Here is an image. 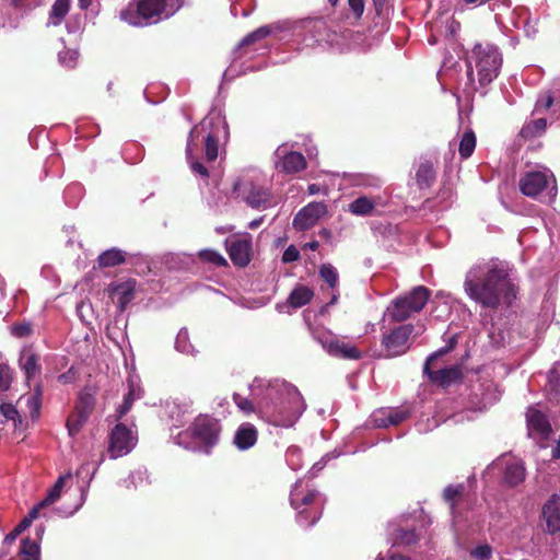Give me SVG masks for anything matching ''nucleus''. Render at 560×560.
<instances>
[{
	"instance_id": "f257e3e1",
	"label": "nucleus",
	"mask_w": 560,
	"mask_h": 560,
	"mask_svg": "<svg viewBox=\"0 0 560 560\" xmlns=\"http://www.w3.org/2000/svg\"><path fill=\"white\" fill-rule=\"evenodd\" d=\"M466 295L483 308L510 306L517 296V285L509 265L499 259L478 261L465 275Z\"/></svg>"
},
{
	"instance_id": "f03ea898",
	"label": "nucleus",
	"mask_w": 560,
	"mask_h": 560,
	"mask_svg": "<svg viewBox=\"0 0 560 560\" xmlns=\"http://www.w3.org/2000/svg\"><path fill=\"white\" fill-rule=\"evenodd\" d=\"M250 392L257 399L260 417L276 427H293L305 410V402L298 388L284 381L255 380Z\"/></svg>"
},
{
	"instance_id": "7ed1b4c3",
	"label": "nucleus",
	"mask_w": 560,
	"mask_h": 560,
	"mask_svg": "<svg viewBox=\"0 0 560 560\" xmlns=\"http://www.w3.org/2000/svg\"><path fill=\"white\" fill-rule=\"evenodd\" d=\"M226 136L228 125L219 112H211L190 130L186 145V158L195 174L205 178L209 176L207 167L199 161L198 155L202 152L206 162H214L218 158L219 140Z\"/></svg>"
},
{
	"instance_id": "20e7f679",
	"label": "nucleus",
	"mask_w": 560,
	"mask_h": 560,
	"mask_svg": "<svg viewBox=\"0 0 560 560\" xmlns=\"http://www.w3.org/2000/svg\"><path fill=\"white\" fill-rule=\"evenodd\" d=\"M184 0H140L130 2L119 13L120 20L133 26L158 23L178 11Z\"/></svg>"
},
{
	"instance_id": "39448f33",
	"label": "nucleus",
	"mask_w": 560,
	"mask_h": 560,
	"mask_svg": "<svg viewBox=\"0 0 560 560\" xmlns=\"http://www.w3.org/2000/svg\"><path fill=\"white\" fill-rule=\"evenodd\" d=\"M502 66V54L492 44H476L468 57L467 77L471 85L470 92L477 88L474 85V70L477 72L480 86L491 83L499 74Z\"/></svg>"
},
{
	"instance_id": "423d86ee",
	"label": "nucleus",
	"mask_w": 560,
	"mask_h": 560,
	"mask_svg": "<svg viewBox=\"0 0 560 560\" xmlns=\"http://www.w3.org/2000/svg\"><path fill=\"white\" fill-rule=\"evenodd\" d=\"M430 291L423 285L416 287L408 294L395 299L385 315L393 322H404L413 313H419L427 304Z\"/></svg>"
},
{
	"instance_id": "0eeeda50",
	"label": "nucleus",
	"mask_w": 560,
	"mask_h": 560,
	"mask_svg": "<svg viewBox=\"0 0 560 560\" xmlns=\"http://www.w3.org/2000/svg\"><path fill=\"white\" fill-rule=\"evenodd\" d=\"M520 189L525 196L532 198L546 191L549 201H552L557 195L556 179L548 168L526 173L520 179Z\"/></svg>"
},
{
	"instance_id": "6e6552de",
	"label": "nucleus",
	"mask_w": 560,
	"mask_h": 560,
	"mask_svg": "<svg viewBox=\"0 0 560 560\" xmlns=\"http://www.w3.org/2000/svg\"><path fill=\"white\" fill-rule=\"evenodd\" d=\"M315 339L331 357L343 360H359L362 358V352L345 337L326 331L317 334Z\"/></svg>"
},
{
	"instance_id": "1a4fd4ad",
	"label": "nucleus",
	"mask_w": 560,
	"mask_h": 560,
	"mask_svg": "<svg viewBox=\"0 0 560 560\" xmlns=\"http://www.w3.org/2000/svg\"><path fill=\"white\" fill-rule=\"evenodd\" d=\"M137 444V435L122 423H118L109 434L108 454L110 458L127 455Z\"/></svg>"
},
{
	"instance_id": "9d476101",
	"label": "nucleus",
	"mask_w": 560,
	"mask_h": 560,
	"mask_svg": "<svg viewBox=\"0 0 560 560\" xmlns=\"http://www.w3.org/2000/svg\"><path fill=\"white\" fill-rule=\"evenodd\" d=\"M190 431L195 440L202 445V452L209 454L219 436L217 421L209 417L200 416L192 423Z\"/></svg>"
},
{
	"instance_id": "9b49d317",
	"label": "nucleus",
	"mask_w": 560,
	"mask_h": 560,
	"mask_svg": "<svg viewBox=\"0 0 560 560\" xmlns=\"http://www.w3.org/2000/svg\"><path fill=\"white\" fill-rule=\"evenodd\" d=\"M84 492H48L46 502L55 505L56 512L62 517L73 515L84 503Z\"/></svg>"
},
{
	"instance_id": "f8f14e48",
	"label": "nucleus",
	"mask_w": 560,
	"mask_h": 560,
	"mask_svg": "<svg viewBox=\"0 0 560 560\" xmlns=\"http://www.w3.org/2000/svg\"><path fill=\"white\" fill-rule=\"evenodd\" d=\"M412 332V325H401L393 329L387 336H384L382 345L386 351V357L392 358L404 354L409 349V339Z\"/></svg>"
},
{
	"instance_id": "ddd939ff",
	"label": "nucleus",
	"mask_w": 560,
	"mask_h": 560,
	"mask_svg": "<svg viewBox=\"0 0 560 560\" xmlns=\"http://www.w3.org/2000/svg\"><path fill=\"white\" fill-rule=\"evenodd\" d=\"M276 168L285 174H295L306 167V160L302 153L289 151L287 144H281L275 152Z\"/></svg>"
},
{
	"instance_id": "4468645a",
	"label": "nucleus",
	"mask_w": 560,
	"mask_h": 560,
	"mask_svg": "<svg viewBox=\"0 0 560 560\" xmlns=\"http://www.w3.org/2000/svg\"><path fill=\"white\" fill-rule=\"evenodd\" d=\"M453 348V343H451L450 347H446V348H442L440 349L439 351L432 353L428 359H427V362H425V365H424V373L429 375L430 380L438 383L439 385L441 386H447L448 384H451L452 382H454L455 380L459 378L460 377V371L459 369L455 368V366H452V368H447V369H442V370H439V371H430V368L429 365L434 361L436 360L439 357L447 353L451 349Z\"/></svg>"
},
{
	"instance_id": "2eb2a0df",
	"label": "nucleus",
	"mask_w": 560,
	"mask_h": 560,
	"mask_svg": "<svg viewBox=\"0 0 560 560\" xmlns=\"http://www.w3.org/2000/svg\"><path fill=\"white\" fill-rule=\"evenodd\" d=\"M528 435L537 441H544L552 432L550 422L546 415L535 407H529L526 412Z\"/></svg>"
},
{
	"instance_id": "dca6fc26",
	"label": "nucleus",
	"mask_w": 560,
	"mask_h": 560,
	"mask_svg": "<svg viewBox=\"0 0 560 560\" xmlns=\"http://www.w3.org/2000/svg\"><path fill=\"white\" fill-rule=\"evenodd\" d=\"M327 207L324 202H310L303 207L293 219V226L299 231H305L314 226L326 213Z\"/></svg>"
},
{
	"instance_id": "f3484780",
	"label": "nucleus",
	"mask_w": 560,
	"mask_h": 560,
	"mask_svg": "<svg viewBox=\"0 0 560 560\" xmlns=\"http://www.w3.org/2000/svg\"><path fill=\"white\" fill-rule=\"evenodd\" d=\"M504 466V472L502 477L503 485L506 487H517L524 480L526 476L524 463L516 458H502L494 463L493 466Z\"/></svg>"
},
{
	"instance_id": "a211bd4d",
	"label": "nucleus",
	"mask_w": 560,
	"mask_h": 560,
	"mask_svg": "<svg viewBox=\"0 0 560 560\" xmlns=\"http://www.w3.org/2000/svg\"><path fill=\"white\" fill-rule=\"evenodd\" d=\"M231 260L234 265L245 267L250 260V241L246 237H232L225 242Z\"/></svg>"
},
{
	"instance_id": "6ab92c4d",
	"label": "nucleus",
	"mask_w": 560,
	"mask_h": 560,
	"mask_svg": "<svg viewBox=\"0 0 560 560\" xmlns=\"http://www.w3.org/2000/svg\"><path fill=\"white\" fill-rule=\"evenodd\" d=\"M542 517L546 521V532L553 535L560 532V492H553L542 508Z\"/></svg>"
},
{
	"instance_id": "aec40b11",
	"label": "nucleus",
	"mask_w": 560,
	"mask_h": 560,
	"mask_svg": "<svg viewBox=\"0 0 560 560\" xmlns=\"http://www.w3.org/2000/svg\"><path fill=\"white\" fill-rule=\"evenodd\" d=\"M385 202L381 196H360L348 205V210L353 215L369 217L376 213L377 207H384Z\"/></svg>"
},
{
	"instance_id": "412c9836",
	"label": "nucleus",
	"mask_w": 560,
	"mask_h": 560,
	"mask_svg": "<svg viewBox=\"0 0 560 560\" xmlns=\"http://www.w3.org/2000/svg\"><path fill=\"white\" fill-rule=\"evenodd\" d=\"M243 194L246 203L252 208H266L272 203L270 190L261 185L252 183Z\"/></svg>"
},
{
	"instance_id": "4be33fe9",
	"label": "nucleus",
	"mask_w": 560,
	"mask_h": 560,
	"mask_svg": "<svg viewBox=\"0 0 560 560\" xmlns=\"http://www.w3.org/2000/svg\"><path fill=\"white\" fill-rule=\"evenodd\" d=\"M233 442L241 451L253 447L257 442L256 428L250 423L241 424L235 432Z\"/></svg>"
},
{
	"instance_id": "5701e85b",
	"label": "nucleus",
	"mask_w": 560,
	"mask_h": 560,
	"mask_svg": "<svg viewBox=\"0 0 560 560\" xmlns=\"http://www.w3.org/2000/svg\"><path fill=\"white\" fill-rule=\"evenodd\" d=\"M71 0H56L51 5L47 25L58 26L69 12Z\"/></svg>"
},
{
	"instance_id": "b1692460",
	"label": "nucleus",
	"mask_w": 560,
	"mask_h": 560,
	"mask_svg": "<svg viewBox=\"0 0 560 560\" xmlns=\"http://www.w3.org/2000/svg\"><path fill=\"white\" fill-rule=\"evenodd\" d=\"M313 296L314 292L312 289L305 285H298L290 293L288 298V303L292 307L299 308L310 303Z\"/></svg>"
},
{
	"instance_id": "393cba45",
	"label": "nucleus",
	"mask_w": 560,
	"mask_h": 560,
	"mask_svg": "<svg viewBox=\"0 0 560 560\" xmlns=\"http://www.w3.org/2000/svg\"><path fill=\"white\" fill-rule=\"evenodd\" d=\"M112 293L113 299L117 300L120 311H124L133 299V284L129 281L119 283L113 289Z\"/></svg>"
},
{
	"instance_id": "a878e982",
	"label": "nucleus",
	"mask_w": 560,
	"mask_h": 560,
	"mask_svg": "<svg viewBox=\"0 0 560 560\" xmlns=\"http://www.w3.org/2000/svg\"><path fill=\"white\" fill-rule=\"evenodd\" d=\"M40 396V386L36 385L34 392L22 395L19 399L20 404H25L27 406V408L30 409L31 417L33 419H36L39 415L42 405Z\"/></svg>"
},
{
	"instance_id": "bb28decb",
	"label": "nucleus",
	"mask_w": 560,
	"mask_h": 560,
	"mask_svg": "<svg viewBox=\"0 0 560 560\" xmlns=\"http://www.w3.org/2000/svg\"><path fill=\"white\" fill-rule=\"evenodd\" d=\"M547 128L546 118H538L526 122L521 131L520 136L525 139H532L541 136Z\"/></svg>"
},
{
	"instance_id": "cd10ccee",
	"label": "nucleus",
	"mask_w": 560,
	"mask_h": 560,
	"mask_svg": "<svg viewBox=\"0 0 560 560\" xmlns=\"http://www.w3.org/2000/svg\"><path fill=\"white\" fill-rule=\"evenodd\" d=\"M416 179L420 188L429 187L435 179L432 164L428 162L420 164L416 173Z\"/></svg>"
},
{
	"instance_id": "c85d7f7f",
	"label": "nucleus",
	"mask_w": 560,
	"mask_h": 560,
	"mask_svg": "<svg viewBox=\"0 0 560 560\" xmlns=\"http://www.w3.org/2000/svg\"><path fill=\"white\" fill-rule=\"evenodd\" d=\"M125 261V255L120 249L110 248L98 256L101 267H114Z\"/></svg>"
},
{
	"instance_id": "c756f323",
	"label": "nucleus",
	"mask_w": 560,
	"mask_h": 560,
	"mask_svg": "<svg viewBox=\"0 0 560 560\" xmlns=\"http://www.w3.org/2000/svg\"><path fill=\"white\" fill-rule=\"evenodd\" d=\"M37 357L34 353H23L20 359L21 369L24 371L26 378L32 380L38 371Z\"/></svg>"
},
{
	"instance_id": "7c9ffc66",
	"label": "nucleus",
	"mask_w": 560,
	"mask_h": 560,
	"mask_svg": "<svg viewBox=\"0 0 560 560\" xmlns=\"http://www.w3.org/2000/svg\"><path fill=\"white\" fill-rule=\"evenodd\" d=\"M476 148V136L472 130L464 132L459 142V154L463 159H468Z\"/></svg>"
},
{
	"instance_id": "2f4dec72",
	"label": "nucleus",
	"mask_w": 560,
	"mask_h": 560,
	"mask_svg": "<svg viewBox=\"0 0 560 560\" xmlns=\"http://www.w3.org/2000/svg\"><path fill=\"white\" fill-rule=\"evenodd\" d=\"M0 415L7 420L12 421L13 427L19 429L22 425V418L16 409V407L9 402H3L0 405Z\"/></svg>"
},
{
	"instance_id": "473e14b6",
	"label": "nucleus",
	"mask_w": 560,
	"mask_h": 560,
	"mask_svg": "<svg viewBox=\"0 0 560 560\" xmlns=\"http://www.w3.org/2000/svg\"><path fill=\"white\" fill-rule=\"evenodd\" d=\"M319 276L331 289L338 285L339 275L331 264H323L319 267Z\"/></svg>"
},
{
	"instance_id": "72a5a7b5",
	"label": "nucleus",
	"mask_w": 560,
	"mask_h": 560,
	"mask_svg": "<svg viewBox=\"0 0 560 560\" xmlns=\"http://www.w3.org/2000/svg\"><path fill=\"white\" fill-rule=\"evenodd\" d=\"M150 485L151 483L147 469L138 468L130 474L127 487L145 488Z\"/></svg>"
},
{
	"instance_id": "f704fd0d",
	"label": "nucleus",
	"mask_w": 560,
	"mask_h": 560,
	"mask_svg": "<svg viewBox=\"0 0 560 560\" xmlns=\"http://www.w3.org/2000/svg\"><path fill=\"white\" fill-rule=\"evenodd\" d=\"M89 416L85 412L75 410L67 420V428L70 435H74L80 431L82 425L88 420Z\"/></svg>"
},
{
	"instance_id": "c9c22d12",
	"label": "nucleus",
	"mask_w": 560,
	"mask_h": 560,
	"mask_svg": "<svg viewBox=\"0 0 560 560\" xmlns=\"http://www.w3.org/2000/svg\"><path fill=\"white\" fill-rule=\"evenodd\" d=\"M175 348L177 351L185 354H195V349L189 341L188 331L180 329L176 336Z\"/></svg>"
},
{
	"instance_id": "e433bc0d",
	"label": "nucleus",
	"mask_w": 560,
	"mask_h": 560,
	"mask_svg": "<svg viewBox=\"0 0 560 560\" xmlns=\"http://www.w3.org/2000/svg\"><path fill=\"white\" fill-rule=\"evenodd\" d=\"M386 420L389 425H397L409 417V411L405 408H385Z\"/></svg>"
},
{
	"instance_id": "4c0bfd02",
	"label": "nucleus",
	"mask_w": 560,
	"mask_h": 560,
	"mask_svg": "<svg viewBox=\"0 0 560 560\" xmlns=\"http://www.w3.org/2000/svg\"><path fill=\"white\" fill-rule=\"evenodd\" d=\"M199 258L214 266H226V259L218 252L212 249H202L198 254Z\"/></svg>"
},
{
	"instance_id": "58836bf2",
	"label": "nucleus",
	"mask_w": 560,
	"mask_h": 560,
	"mask_svg": "<svg viewBox=\"0 0 560 560\" xmlns=\"http://www.w3.org/2000/svg\"><path fill=\"white\" fill-rule=\"evenodd\" d=\"M140 397V394L137 392L133 385H130V389L127 396L124 399L122 405L117 409V418H122L131 408L132 402Z\"/></svg>"
},
{
	"instance_id": "ea45409f",
	"label": "nucleus",
	"mask_w": 560,
	"mask_h": 560,
	"mask_svg": "<svg viewBox=\"0 0 560 560\" xmlns=\"http://www.w3.org/2000/svg\"><path fill=\"white\" fill-rule=\"evenodd\" d=\"M315 492H291L290 502L294 509H299L301 504L308 505L314 501Z\"/></svg>"
},
{
	"instance_id": "a19ab883",
	"label": "nucleus",
	"mask_w": 560,
	"mask_h": 560,
	"mask_svg": "<svg viewBox=\"0 0 560 560\" xmlns=\"http://www.w3.org/2000/svg\"><path fill=\"white\" fill-rule=\"evenodd\" d=\"M189 405L185 404L182 408L178 404H174L171 409V417L174 419V425L179 427L186 422Z\"/></svg>"
},
{
	"instance_id": "79ce46f5",
	"label": "nucleus",
	"mask_w": 560,
	"mask_h": 560,
	"mask_svg": "<svg viewBox=\"0 0 560 560\" xmlns=\"http://www.w3.org/2000/svg\"><path fill=\"white\" fill-rule=\"evenodd\" d=\"M94 407V398L89 393H82L79 397L75 410L80 412H85L88 416H90L92 409Z\"/></svg>"
},
{
	"instance_id": "37998d69",
	"label": "nucleus",
	"mask_w": 560,
	"mask_h": 560,
	"mask_svg": "<svg viewBox=\"0 0 560 560\" xmlns=\"http://www.w3.org/2000/svg\"><path fill=\"white\" fill-rule=\"evenodd\" d=\"M500 398V392L497 389V387L493 384H489L486 388V392L482 393L481 404L482 408H487L488 406L492 405L494 401H497Z\"/></svg>"
},
{
	"instance_id": "c03bdc74",
	"label": "nucleus",
	"mask_w": 560,
	"mask_h": 560,
	"mask_svg": "<svg viewBox=\"0 0 560 560\" xmlns=\"http://www.w3.org/2000/svg\"><path fill=\"white\" fill-rule=\"evenodd\" d=\"M233 400L235 401L236 406L242 410L244 413H252V412H258L257 406L255 407L252 400H249L246 397L241 396L240 394L233 395Z\"/></svg>"
},
{
	"instance_id": "a18cd8bd",
	"label": "nucleus",
	"mask_w": 560,
	"mask_h": 560,
	"mask_svg": "<svg viewBox=\"0 0 560 560\" xmlns=\"http://www.w3.org/2000/svg\"><path fill=\"white\" fill-rule=\"evenodd\" d=\"M13 376L11 369L4 364L0 363V392H5L10 388Z\"/></svg>"
},
{
	"instance_id": "49530a36",
	"label": "nucleus",
	"mask_w": 560,
	"mask_h": 560,
	"mask_svg": "<svg viewBox=\"0 0 560 560\" xmlns=\"http://www.w3.org/2000/svg\"><path fill=\"white\" fill-rule=\"evenodd\" d=\"M548 384L555 394H560V364L555 365L548 375Z\"/></svg>"
},
{
	"instance_id": "de8ad7c7",
	"label": "nucleus",
	"mask_w": 560,
	"mask_h": 560,
	"mask_svg": "<svg viewBox=\"0 0 560 560\" xmlns=\"http://www.w3.org/2000/svg\"><path fill=\"white\" fill-rule=\"evenodd\" d=\"M470 556L477 560H489L492 556V547L489 544L479 545L470 550Z\"/></svg>"
},
{
	"instance_id": "09e8293b",
	"label": "nucleus",
	"mask_w": 560,
	"mask_h": 560,
	"mask_svg": "<svg viewBox=\"0 0 560 560\" xmlns=\"http://www.w3.org/2000/svg\"><path fill=\"white\" fill-rule=\"evenodd\" d=\"M397 540L404 545H413L419 540V537L413 529H400Z\"/></svg>"
},
{
	"instance_id": "8fccbe9b",
	"label": "nucleus",
	"mask_w": 560,
	"mask_h": 560,
	"mask_svg": "<svg viewBox=\"0 0 560 560\" xmlns=\"http://www.w3.org/2000/svg\"><path fill=\"white\" fill-rule=\"evenodd\" d=\"M386 418H387V415L385 412V408H382V409L375 410L371 415L370 420H371V423L376 428H387L388 421L386 420Z\"/></svg>"
},
{
	"instance_id": "3c124183",
	"label": "nucleus",
	"mask_w": 560,
	"mask_h": 560,
	"mask_svg": "<svg viewBox=\"0 0 560 560\" xmlns=\"http://www.w3.org/2000/svg\"><path fill=\"white\" fill-rule=\"evenodd\" d=\"M78 56L79 54L75 50H65L59 52V61L61 65L72 68L77 62Z\"/></svg>"
},
{
	"instance_id": "603ef678",
	"label": "nucleus",
	"mask_w": 560,
	"mask_h": 560,
	"mask_svg": "<svg viewBox=\"0 0 560 560\" xmlns=\"http://www.w3.org/2000/svg\"><path fill=\"white\" fill-rule=\"evenodd\" d=\"M537 25H538L537 19H532L530 16H527L524 20V26H523L526 36L534 37L538 32Z\"/></svg>"
},
{
	"instance_id": "864d4df0",
	"label": "nucleus",
	"mask_w": 560,
	"mask_h": 560,
	"mask_svg": "<svg viewBox=\"0 0 560 560\" xmlns=\"http://www.w3.org/2000/svg\"><path fill=\"white\" fill-rule=\"evenodd\" d=\"M299 258L300 252L294 245L288 246L282 255V261L285 264L296 261Z\"/></svg>"
},
{
	"instance_id": "5fc2aeb1",
	"label": "nucleus",
	"mask_w": 560,
	"mask_h": 560,
	"mask_svg": "<svg viewBox=\"0 0 560 560\" xmlns=\"http://www.w3.org/2000/svg\"><path fill=\"white\" fill-rule=\"evenodd\" d=\"M552 104V96L550 94H547L536 102L535 112L547 110L551 107Z\"/></svg>"
},
{
	"instance_id": "6e6d98bb",
	"label": "nucleus",
	"mask_w": 560,
	"mask_h": 560,
	"mask_svg": "<svg viewBox=\"0 0 560 560\" xmlns=\"http://www.w3.org/2000/svg\"><path fill=\"white\" fill-rule=\"evenodd\" d=\"M48 505H51V504H50V502H46V498H45L38 504L34 505L30 510V512L27 513L26 516L33 522L34 520H36L38 517L40 509L48 506Z\"/></svg>"
},
{
	"instance_id": "4d7b16f0",
	"label": "nucleus",
	"mask_w": 560,
	"mask_h": 560,
	"mask_svg": "<svg viewBox=\"0 0 560 560\" xmlns=\"http://www.w3.org/2000/svg\"><path fill=\"white\" fill-rule=\"evenodd\" d=\"M349 7L357 18H361L364 11V0H348Z\"/></svg>"
},
{
	"instance_id": "13d9d810",
	"label": "nucleus",
	"mask_w": 560,
	"mask_h": 560,
	"mask_svg": "<svg viewBox=\"0 0 560 560\" xmlns=\"http://www.w3.org/2000/svg\"><path fill=\"white\" fill-rule=\"evenodd\" d=\"M272 30L273 28L270 25L261 26V27L255 30L254 32H252V37H256V40H260V39L269 36L272 33Z\"/></svg>"
},
{
	"instance_id": "bf43d9fd",
	"label": "nucleus",
	"mask_w": 560,
	"mask_h": 560,
	"mask_svg": "<svg viewBox=\"0 0 560 560\" xmlns=\"http://www.w3.org/2000/svg\"><path fill=\"white\" fill-rule=\"evenodd\" d=\"M272 30L273 28L270 25L261 26V27L255 30L254 32H252V37H256V40H260V39L269 36L272 33Z\"/></svg>"
},
{
	"instance_id": "052dcab7",
	"label": "nucleus",
	"mask_w": 560,
	"mask_h": 560,
	"mask_svg": "<svg viewBox=\"0 0 560 560\" xmlns=\"http://www.w3.org/2000/svg\"><path fill=\"white\" fill-rule=\"evenodd\" d=\"M393 0H373V4L375 8V11L378 15L383 14L384 12L388 11V9L392 5Z\"/></svg>"
},
{
	"instance_id": "680f3d73",
	"label": "nucleus",
	"mask_w": 560,
	"mask_h": 560,
	"mask_svg": "<svg viewBox=\"0 0 560 560\" xmlns=\"http://www.w3.org/2000/svg\"><path fill=\"white\" fill-rule=\"evenodd\" d=\"M12 331L18 337H24L31 332V326L27 324L15 325L13 326Z\"/></svg>"
},
{
	"instance_id": "e2e57ef3",
	"label": "nucleus",
	"mask_w": 560,
	"mask_h": 560,
	"mask_svg": "<svg viewBox=\"0 0 560 560\" xmlns=\"http://www.w3.org/2000/svg\"><path fill=\"white\" fill-rule=\"evenodd\" d=\"M72 476L70 474L60 476L50 490H62L65 487L68 486L67 481L70 480Z\"/></svg>"
},
{
	"instance_id": "0e129e2a",
	"label": "nucleus",
	"mask_w": 560,
	"mask_h": 560,
	"mask_svg": "<svg viewBox=\"0 0 560 560\" xmlns=\"http://www.w3.org/2000/svg\"><path fill=\"white\" fill-rule=\"evenodd\" d=\"M339 454H335L334 457H338ZM332 457V455L330 454H327L325 455L319 462L315 463L312 467V471L315 472V471H319L324 468V466L326 465L327 460L330 459Z\"/></svg>"
},
{
	"instance_id": "69168bd1",
	"label": "nucleus",
	"mask_w": 560,
	"mask_h": 560,
	"mask_svg": "<svg viewBox=\"0 0 560 560\" xmlns=\"http://www.w3.org/2000/svg\"><path fill=\"white\" fill-rule=\"evenodd\" d=\"M32 524V521L25 516L15 527V534H21L27 529Z\"/></svg>"
},
{
	"instance_id": "338daca9",
	"label": "nucleus",
	"mask_w": 560,
	"mask_h": 560,
	"mask_svg": "<svg viewBox=\"0 0 560 560\" xmlns=\"http://www.w3.org/2000/svg\"><path fill=\"white\" fill-rule=\"evenodd\" d=\"M360 185H363V186H369V187H376L378 186V179L376 178H372V177H364L362 179V182L359 183Z\"/></svg>"
},
{
	"instance_id": "774afa93",
	"label": "nucleus",
	"mask_w": 560,
	"mask_h": 560,
	"mask_svg": "<svg viewBox=\"0 0 560 560\" xmlns=\"http://www.w3.org/2000/svg\"><path fill=\"white\" fill-rule=\"evenodd\" d=\"M380 560H410V558L399 553H389L386 558H380Z\"/></svg>"
}]
</instances>
